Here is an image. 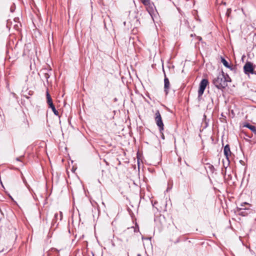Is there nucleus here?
Wrapping results in <instances>:
<instances>
[{
	"instance_id": "obj_1",
	"label": "nucleus",
	"mask_w": 256,
	"mask_h": 256,
	"mask_svg": "<svg viewBox=\"0 0 256 256\" xmlns=\"http://www.w3.org/2000/svg\"><path fill=\"white\" fill-rule=\"evenodd\" d=\"M226 78L224 74L222 72L219 74L218 76L214 78L212 80V83L214 86L219 90H222L228 86V82L230 78L227 75Z\"/></svg>"
},
{
	"instance_id": "obj_2",
	"label": "nucleus",
	"mask_w": 256,
	"mask_h": 256,
	"mask_svg": "<svg viewBox=\"0 0 256 256\" xmlns=\"http://www.w3.org/2000/svg\"><path fill=\"white\" fill-rule=\"evenodd\" d=\"M244 73L249 76L250 74L256 76V66L250 62H247L244 66Z\"/></svg>"
},
{
	"instance_id": "obj_3",
	"label": "nucleus",
	"mask_w": 256,
	"mask_h": 256,
	"mask_svg": "<svg viewBox=\"0 0 256 256\" xmlns=\"http://www.w3.org/2000/svg\"><path fill=\"white\" fill-rule=\"evenodd\" d=\"M208 84V81L207 79L204 78L202 79L200 84L199 86V89L198 90V98L200 100L201 98V96L203 94L204 91Z\"/></svg>"
},
{
	"instance_id": "obj_4",
	"label": "nucleus",
	"mask_w": 256,
	"mask_h": 256,
	"mask_svg": "<svg viewBox=\"0 0 256 256\" xmlns=\"http://www.w3.org/2000/svg\"><path fill=\"white\" fill-rule=\"evenodd\" d=\"M155 121L156 124V125L158 127L159 130L160 132H162V131L164 129V124H163L162 118L161 117L160 114L159 112V110H157L155 114Z\"/></svg>"
},
{
	"instance_id": "obj_5",
	"label": "nucleus",
	"mask_w": 256,
	"mask_h": 256,
	"mask_svg": "<svg viewBox=\"0 0 256 256\" xmlns=\"http://www.w3.org/2000/svg\"><path fill=\"white\" fill-rule=\"evenodd\" d=\"M142 4L146 6V10L148 13L152 16V14L154 12V4L152 2H150V0H140Z\"/></svg>"
},
{
	"instance_id": "obj_6",
	"label": "nucleus",
	"mask_w": 256,
	"mask_h": 256,
	"mask_svg": "<svg viewBox=\"0 0 256 256\" xmlns=\"http://www.w3.org/2000/svg\"><path fill=\"white\" fill-rule=\"evenodd\" d=\"M46 99H47V103L48 104L49 107L52 108L54 114L56 116H60L59 112L56 109V108H55L54 104H53L51 96H50V94L48 93V91L46 92Z\"/></svg>"
},
{
	"instance_id": "obj_7",
	"label": "nucleus",
	"mask_w": 256,
	"mask_h": 256,
	"mask_svg": "<svg viewBox=\"0 0 256 256\" xmlns=\"http://www.w3.org/2000/svg\"><path fill=\"white\" fill-rule=\"evenodd\" d=\"M51 69H48L46 68H42L39 73L40 75H41L44 78L46 79L47 80L50 77Z\"/></svg>"
},
{
	"instance_id": "obj_8",
	"label": "nucleus",
	"mask_w": 256,
	"mask_h": 256,
	"mask_svg": "<svg viewBox=\"0 0 256 256\" xmlns=\"http://www.w3.org/2000/svg\"><path fill=\"white\" fill-rule=\"evenodd\" d=\"M170 86V83L168 78L165 75L164 78V91L166 94H167L168 93Z\"/></svg>"
},
{
	"instance_id": "obj_9",
	"label": "nucleus",
	"mask_w": 256,
	"mask_h": 256,
	"mask_svg": "<svg viewBox=\"0 0 256 256\" xmlns=\"http://www.w3.org/2000/svg\"><path fill=\"white\" fill-rule=\"evenodd\" d=\"M224 153L225 156L226 158L228 160V162L229 160V156L231 155L232 152L230 150V146L228 144H226L224 148Z\"/></svg>"
},
{
	"instance_id": "obj_10",
	"label": "nucleus",
	"mask_w": 256,
	"mask_h": 256,
	"mask_svg": "<svg viewBox=\"0 0 256 256\" xmlns=\"http://www.w3.org/2000/svg\"><path fill=\"white\" fill-rule=\"evenodd\" d=\"M244 126L246 127L252 131L255 134H256V127L253 125H252L248 123H246L244 124Z\"/></svg>"
},
{
	"instance_id": "obj_11",
	"label": "nucleus",
	"mask_w": 256,
	"mask_h": 256,
	"mask_svg": "<svg viewBox=\"0 0 256 256\" xmlns=\"http://www.w3.org/2000/svg\"><path fill=\"white\" fill-rule=\"evenodd\" d=\"M246 205L250 206V204L246 202H243L240 204V207L238 208V210H249V208H247L245 206Z\"/></svg>"
},
{
	"instance_id": "obj_12",
	"label": "nucleus",
	"mask_w": 256,
	"mask_h": 256,
	"mask_svg": "<svg viewBox=\"0 0 256 256\" xmlns=\"http://www.w3.org/2000/svg\"><path fill=\"white\" fill-rule=\"evenodd\" d=\"M206 168L207 171H209L212 174L214 173L215 170L214 166L212 164H206Z\"/></svg>"
},
{
	"instance_id": "obj_13",
	"label": "nucleus",
	"mask_w": 256,
	"mask_h": 256,
	"mask_svg": "<svg viewBox=\"0 0 256 256\" xmlns=\"http://www.w3.org/2000/svg\"><path fill=\"white\" fill-rule=\"evenodd\" d=\"M221 62L226 68L232 69V66L229 64L228 62L224 58L222 57Z\"/></svg>"
},
{
	"instance_id": "obj_14",
	"label": "nucleus",
	"mask_w": 256,
	"mask_h": 256,
	"mask_svg": "<svg viewBox=\"0 0 256 256\" xmlns=\"http://www.w3.org/2000/svg\"><path fill=\"white\" fill-rule=\"evenodd\" d=\"M239 212V214L242 216H246L250 212V210L249 208V210H238Z\"/></svg>"
},
{
	"instance_id": "obj_15",
	"label": "nucleus",
	"mask_w": 256,
	"mask_h": 256,
	"mask_svg": "<svg viewBox=\"0 0 256 256\" xmlns=\"http://www.w3.org/2000/svg\"><path fill=\"white\" fill-rule=\"evenodd\" d=\"M231 12H232V10L230 8H228L227 10L226 14L228 16H230V14L231 13Z\"/></svg>"
},
{
	"instance_id": "obj_16",
	"label": "nucleus",
	"mask_w": 256,
	"mask_h": 256,
	"mask_svg": "<svg viewBox=\"0 0 256 256\" xmlns=\"http://www.w3.org/2000/svg\"><path fill=\"white\" fill-rule=\"evenodd\" d=\"M23 181H24V182L26 186L28 187V188H30L29 186L28 185V184H27L26 182V180L24 179Z\"/></svg>"
},
{
	"instance_id": "obj_17",
	"label": "nucleus",
	"mask_w": 256,
	"mask_h": 256,
	"mask_svg": "<svg viewBox=\"0 0 256 256\" xmlns=\"http://www.w3.org/2000/svg\"><path fill=\"white\" fill-rule=\"evenodd\" d=\"M254 41L255 46H256V34H254Z\"/></svg>"
},
{
	"instance_id": "obj_18",
	"label": "nucleus",
	"mask_w": 256,
	"mask_h": 256,
	"mask_svg": "<svg viewBox=\"0 0 256 256\" xmlns=\"http://www.w3.org/2000/svg\"><path fill=\"white\" fill-rule=\"evenodd\" d=\"M62 212H60V220H62Z\"/></svg>"
},
{
	"instance_id": "obj_19",
	"label": "nucleus",
	"mask_w": 256,
	"mask_h": 256,
	"mask_svg": "<svg viewBox=\"0 0 256 256\" xmlns=\"http://www.w3.org/2000/svg\"><path fill=\"white\" fill-rule=\"evenodd\" d=\"M58 213L55 214L54 218L56 219L58 218Z\"/></svg>"
},
{
	"instance_id": "obj_20",
	"label": "nucleus",
	"mask_w": 256,
	"mask_h": 256,
	"mask_svg": "<svg viewBox=\"0 0 256 256\" xmlns=\"http://www.w3.org/2000/svg\"><path fill=\"white\" fill-rule=\"evenodd\" d=\"M32 91H29V92H28V94H29V95H32Z\"/></svg>"
},
{
	"instance_id": "obj_21",
	"label": "nucleus",
	"mask_w": 256,
	"mask_h": 256,
	"mask_svg": "<svg viewBox=\"0 0 256 256\" xmlns=\"http://www.w3.org/2000/svg\"><path fill=\"white\" fill-rule=\"evenodd\" d=\"M23 95H24V96H25L26 98H28V96H26V95H24V94H23Z\"/></svg>"
},
{
	"instance_id": "obj_22",
	"label": "nucleus",
	"mask_w": 256,
	"mask_h": 256,
	"mask_svg": "<svg viewBox=\"0 0 256 256\" xmlns=\"http://www.w3.org/2000/svg\"><path fill=\"white\" fill-rule=\"evenodd\" d=\"M16 160H18V161H20V158H16Z\"/></svg>"
},
{
	"instance_id": "obj_23",
	"label": "nucleus",
	"mask_w": 256,
	"mask_h": 256,
	"mask_svg": "<svg viewBox=\"0 0 256 256\" xmlns=\"http://www.w3.org/2000/svg\"><path fill=\"white\" fill-rule=\"evenodd\" d=\"M116 100H117L116 98H114V101H116Z\"/></svg>"
},
{
	"instance_id": "obj_24",
	"label": "nucleus",
	"mask_w": 256,
	"mask_h": 256,
	"mask_svg": "<svg viewBox=\"0 0 256 256\" xmlns=\"http://www.w3.org/2000/svg\"><path fill=\"white\" fill-rule=\"evenodd\" d=\"M138 256H140V254H138Z\"/></svg>"
}]
</instances>
